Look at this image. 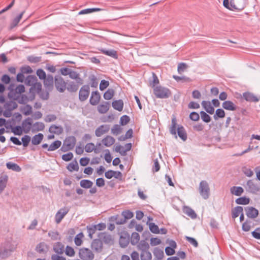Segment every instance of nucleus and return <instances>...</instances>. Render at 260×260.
<instances>
[{
    "mask_svg": "<svg viewBox=\"0 0 260 260\" xmlns=\"http://www.w3.org/2000/svg\"><path fill=\"white\" fill-rule=\"evenodd\" d=\"M13 251L11 244L9 242H6L0 245V257L6 259L11 254Z\"/></svg>",
    "mask_w": 260,
    "mask_h": 260,
    "instance_id": "2",
    "label": "nucleus"
},
{
    "mask_svg": "<svg viewBox=\"0 0 260 260\" xmlns=\"http://www.w3.org/2000/svg\"><path fill=\"white\" fill-rule=\"evenodd\" d=\"M36 93H37L39 97L42 100H47L49 99V90L45 88V90H42V87L41 88L40 90H38V89H36Z\"/></svg>",
    "mask_w": 260,
    "mask_h": 260,
    "instance_id": "25",
    "label": "nucleus"
},
{
    "mask_svg": "<svg viewBox=\"0 0 260 260\" xmlns=\"http://www.w3.org/2000/svg\"><path fill=\"white\" fill-rule=\"evenodd\" d=\"M81 187L84 188H90L93 185V182L88 179H83L80 182Z\"/></svg>",
    "mask_w": 260,
    "mask_h": 260,
    "instance_id": "42",
    "label": "nucleus"
},
{
    "mask_svg": "<svg viewBox=\"0 0 260 260\" xmlns=\"http://www.w3.org/2000/svg\"><path fill=\"white\" fill-rule=\"evenodd\" d=\"M22 125L24 128V132L28 133L30 131L32 125V119L29 117H27L22 121Z\"/></svg>",
    "mask_w": 260,
    "mask_h": 260,
    "instance_id": "20",
    "label": "nucleus"
},
{
    "mask_svg": "<svg viewBox=\"0 0 260 260\" xmlns=\"http://www.w3.org/2000/svg\"><path fill=\"white\" fill-rule=\"evenodd\" d=\"M101 99V95L98 90L92 91L89 99V103L92 106H95L98 104Z\"/></svg>",
    "mask_w": 260,
    "mask_h": 260,
    "instance_id": "14",
    "label": "nucleus"
},
{
    "mask_svg": "<svg viewBox=\"0 0 260 260\" xmlns=\"http://www.w3.org/2000/svg\"><path fill=\"white\" fill-rule=\"evenodd\" d=\"M43 80L45 88L49 90V91H51L53 88V81L46 79V78Z\"/></svg>",
    "mask_w": 260,
    "mask_h": 260,
    "instance_id": "51",
    "label": "nucleus"
},
{
    "mask_svg": "<svg viewBox=\"0 0 260 260\" xmlns=\"http://www.w3.org/2000/svg\"><path fill=\"white\" fill-rule=\"evenodd\" d=\"M235 202L239 205H247L250 202V199L244 196L237 199Z\"/></svg>",
    "mask_w": 260,
    "mask_h": 260,
    "instance_id": "46",
    "label": "nucleus"
},
{
    "mask_svg": "<svg viewBox=\"0 0 260 260\" xmlns=\"http://www.w3.org/2000/svg\"><path fill=\"white\" fill-rule=\"evenodd\" d=\"M247 185L250 192L256 193L259 190V186L255 184L251 180H248L247 182Z\"/></svg>",
    "mask_w": 260,
    "mask_h": 260,
    "instance_id": "28",
    "label": "nucleus"
},
{
    "mask_svg": "<svg viewBox=\"0 0 260 260\" xmlns=\"http://www.w3.org/2000/svg\"><path fill=\"white\" fill-rule=\"evenodd\" d=\"M112 106L114 109L121 111L123 108V102L121 99L115 100L112 103Z\"/></svg>",
    "mask_w": 260,
    "mask_h": 260,
    "instance_id": "30",
    "label": "nucleus"
},
{
    "mask_svg": "<svg viewBox=\"0 0 260 260\" xmlns=\"http://www.w3.org/2000/svg\"><path fill=\"white\" fill-rule=\"evenodd\" d=\"M182 212L191 219H196L197 217L195 211L189 206H183L182 207Z\"/></svg>",
    "mask_w": 260,
    "mask_h": 260,
    "instance_id": "19",
    "label": "nucleus"
},
{
    "mask_svg": "<svg viewBox=\"0 0 260 260\" xmlns=\"http://www.w3.org/2000/svg\"><path fill=\"white\" fill-rule=\"evenodd\" d=\"M8 180V176L7 175H5L0 177V193L4 190L6 187Z\"/></svg>",
    "mask_w": 260,
    "mask_h": 260,
    "instance_id": "37",
    "label": "nucleus"
},
{
    "mask_svg": "<svg viewBox=\"0 0 260 260\" xmlns=\"http://www.w3.org/2000/svg\"><path fill=\"white\" fill-rule=\"evenodd\" d=\"M63 129L61 125L52 124L49 128V132L52 134L60 135L62 133Z\"/></svg>",
    "mask_w": 260,
    "mask_h": 260,
    "instance_id": "26",
    "label": "nucleus"
},
{
    "mask_svg": "<svg viewBox=\"0 0 260 260\" xmlns=\"http://www.w3.org/2000/svg\"><path fill=\"white\" fill-rule=\"evenodd\" d=\"M109 125L103 124L98 127L95 131V135L96 137H101L103 134L107 133L109 130Z\"/></svg>",
    "mask_w": 260,
    "mask_h": 260,
    "instance_id": "18",
    "label": "nucleus"
},
{
    "mask_svg": "<svg viewBox=\"0 0 260 260\" xmlns=\"http://www.w3.org/2000/svg\"><path fill=\"white\" fill-rule=\"evenodd\" d=\"M53 250L56 254H61L64 252V246L60 242H57L54 244Z\"/></svg>",
    "mask_w": 260,
    "mask_h": 260,
    "instance_id": "27",
    "label": "nucleus"
},
{
    "mask_svg": "<svg viewBox=\"0 0 260 260\" xmlns=\"http://www.w3.org/2000/svg\"><path fill=\"white\" fill-rule=\"evenodd\" d=\"M24 13H25V11H23L20 14H19L17 16H16L15 18H14L13 19V20L11 24V28H13L17 25V24L19 22L20 20H21V19Z\"/></svg>",
    "mask_w": 260,
    "mask_h": 260,
    "instance_id": "49",
    "label": "nucleus"
},
{
    "mask_svg": "<svg viewBox=\"0 0 260 260\" xmlns=\"http://www.w3.org/2000/svg\"><path fill=\"white\" fill-rule=\"evenodd\" d=\"M130 237L128 232L126 231L121 232L119 240L120 246L122 248L126 247L129 244Z\"/></svg>",
    "mask_w": 260,
    "mask_h": 260,
    "instance_id": "7",
    "label": "nucleus"
},
{
    "mask_svg": "<svg viewBox=\"0 0 260 260\" xmlns=\"http://www.w3.org/2000/svg\"><path fill=\"white\" fill-rule=\"evenodd\" d=\"M153 91L154 94L157 98L164 99L169 96L168 90L167 88L161 86H156L154 88Z\"/></svg>",
    "mask_w": 260,
    "mask_h": 260,
    "instance_id": "8",
    "label": "nucleus"
},
{
    "mask_svg": "<svg viewBox=\"0 0 260 260\" xmlns=\"http://www.w3.org/2000/svg\"><path fill=\"white\" fill-rule=\"evenodd\" d=\"M48 245L42 242L37 245L35 250L40 254H46L48 251Z\"/></svg>",
    "mask_w": 260,
    "mask_h": 260,
    "instance_id": "15",
    "label": "nucleus"
},
{
    "mask_svg": "<svg viewBox=\"0 0 260 260\" xmlns=\"http://www.w3.org/2000/svg\"><path fill=\"white\" fill-rule=\"evenodd\" d=\"M63 143V145L67 146L70 149L72 150L75 146L76 139L74 136H69L65 139Z\"/></svg>",
    "mask_w": 260,
    "mask_h": 260,
    "instance_id": "17",
    "label": "nucleus"
},
{
    "mask_svg": "<svg viewBox=\"0 0 260 260\" xmlns=\"http://www.w3.org/2000/svg\"><path fill=\"white\" fill-rule=\"evenodd\" d=\"M114 94V90L112 88H109L103 95L104 99L106 100L111 99Z\"/></svg>",
    "mask_w": 260,
    "mask_h": 260,
    "instance_id": "52",
    "label": "nucleus"
},
{
    "mask_svg": "<svg viewBox=\"0 0 260 260\" xmlns=\"http://www.w3.org/2000/svg\"><path fill=\"white\" fill-rule=\"evenodd\" d=\"M90 94V87L88 85H83L79 90V100L81 102L86 101Z\"/></svg>",
    "mask_w": 260,
    "mask_h": 260,
    "instance_id": "6",
    "label": "nucleus"
},
{
    "mask_svg": "<svg viewBox=\"0 0 260 260\" xmlns=\"http://www.w3.org/2000/svg\"><path fill=\"white\" fill-rule=\"evenodd\" d=\"M137 247L138 249L141 251V252L149 250V244L144 240L140 241Z\"/></svg>",
    "mask_w": 260,
    "mask_h": 260,
    "instance_id": "35",
    "label": "nucleus"
},
{
    "mask_svg": "<svg viewBox=\"0 0 260 260\" xmlns=\"http://www.w3.org/2000/svg\"><path fill=\"white\" fill-rule=\"evenodd\" d=\"M149 228L151 232L154 234L159 233V230L158 226L153 222L149 224Z\"/></svg>",
    "mask_w": 260,
    "mask_h": 260,
    "instance_id": "59",
    "label": "nucleus"
},
{
    "mask_svg": "<svg viewBox=\"0 0 260 260\" xmlns=\"http://www.w3.org/2000/svg\"><path fill=\"white\" fill-rule=\"evenodd\" d=\"M223 109L229 111H235L237 109V106L231 101H225L222 104Z\"/></svg>",
    "mask_w": 260,
    "mask_h": 260,
    "instance_id": "24",
    "label": "nucleus"
},
{
    "mask_svg": "<svg viewBox=\"0 0 260 260\" xmlns=\"http://www.w3.org/2000/svg\"><path fill=\"white\" fill-rule=\"evenodd\" d=\"M170 133L174 135L176 139L177 138V135L179 136V125L177 124V119L176 116L174 114L172 115V118L171 121V125L170 127Z\"/></svg>",
    "mask_w": 260,
    "mask_h": 260,
    "instance_id": "9",
    "label": "nucleus"
},
{
    "mask_svg": "<svg viewBox=\"0 0 260 260\" xmlns=\"http://www.w3.org/2000/svg\"><path fill=\"white\" fill-rule=\"evenodd\" d=\"M11 132L15 135L20 136L22 134L23 132H24V128L22 126L17 125L14 126L11 130Z\"/></svg>",
    "mask_w": 260,
    "mask_h": 260,
    "instance_id": "47",
    "label": "nucleus"
},
{
    "mask_svg": "<svg viewBox=\"0 0 260 260\" xmlns=\"http://www.w3.org/2000/svg\"><path fill=\"white\" fill-rule=\"evenodd\" d=\"M43 135L42 133H39L34 136L31 139V143L34 145L39 144L43 139Z\"/></svg>",
    "mask_w": 260,
    "mask_h": 260,
    "instance_id": "32",
    "label": "nucleus"
},
{
    "mask_svg": "<svg viewBox=\"0 0 260 260\" xmlns=\"http://www.w3.org/2000/svg\"><path fill=\"white\" fill-rule=\"evenodd\" d=\"M122 216L123 218H120L119 220L117 222V224H123L125 223L126 220L132 218L134 216V213L130 210H125L122 212Z\"/></svg>",
    "mask_w": 260,
    "mask_h": 260,
    "instance_id": "12",
    "label": "nucleus"
},
{
    "mask_svg": "<svg viewBox=\"0 0 260 260\" xmlns=\"http://www.w3.org/2000/svg\"><path fill=\"white\" fill-rule=\"evenodd\" d=\"M79 256L82 260H92L94 257L92 252L85 247L79 249Z\"/></svg>",
    "mask_w": 260,
    "mask_h": 260,
    "instance_id": "4",
    "label": "nucleus"
},
{
    "mask_svg": "<svg viewBox=\"0 0 260 260\" xmlns=\"http://www.w3.org/2000/svg\"><path fill=\"white\" fill-rule=\"evenodd\" d=\"M140 257L141 260H151L152 255L149 251L141 252L140 253Z\"/></svg>",
    "mask_w": 260,
    "mask_h": 260,
    "instance_id": "50",
    "label": "nucleus"
},
{
    "mask_svg": "<svg viewBox=\"0 0 260 260\" xmlns=\"http://www.w3.org/2000/svg\"><path fill=\"white\" fill-rule=\"evenodd\" d=\"M54 84L57 90L60 92H63L66 89L67 83L60 76L57 75L54 77Z\"/></svg>",
    "mask_w": 260,
    "mask_h": 260,
    "instance_id": "5",
    "label": "nucleus"
},
{
    "mask_svg": "<svg viewBox=\"0 0 260 260\" xmlns=\"http://www.w3.org/2000/svg\"><path fill=\"white\" fill-rule=\"evenodd\" d=\"M31 93H29L28 96H27L24 94H21L20 95H18L14 98L12 99V100L17 101L19 104H25L28 101H32L35 99H32L30 98Z\"/></svg>",
    "mask_w": 260,
    "mask_h": 260,
    "instance_id": "10",
    "label": "nucleus"
},
{
    "mask_svg": "<svg viewBox=\"0 0 260 260\" xmlns=\"http://www.w3.org/2000/svg\"><path fill=\"white\" fill-rule=\"evenodd\" d=\"M130 121V117L126 115L122 116L120 118V125L124 126L126 125Z\"/></svg>",
    "mask_w": 260,
    "mask_h": 260,
    "instance_id": "60",
    "label": "nucleus"
},
{
    "mask_svg": "<svg viewBox=\"0 0 260 260\" xmlns=\"http://www.w3.org/2000/svg\"><path fill=\"white\" fill-rule=\"evenodd\" d=\"M246 215L249 218L254 219L258 215V211L254 207L247 206L244 208Z\"/></svg>",
    "mask_w": 260,
    "mask_h": 260,
    "instance_id": "11",
    "label": "nucleus"
},
{
    "mask_svg": "<svg viewBox=\"0 0 260 260\" xmlns=\"http://www.w3.org/2000/svg\"><path fill=\"white\" fill-rule=\"evenodd\" d=\"M251 221L249 220H246L244 222H243L242 229L244 232H248L251 228Z\"/></svg>",
    "mask_w": 260,
    "mask_h": 260,
    "instance_id": "62",
    "label": "nucleus"
},
{
    "mask_svg": "<svg viewBox=\"0 0 260 260\" xmlns=\"http://www.w3.org/2000/svg\"><path fill=\"white\" fill-rule=\"evenodd\" d=\"M79 167L76 159L73 160L67 167V169L70 172H73V171H78L79 170Z\"/></svg>",
    "mask_w": 260,
    "mask_h": 260,
    "instance_id": "33",
    "label": "nucleus"
},
{
    "mask_svg": "<svg viewBox=\"0 0 260 260\" xmlns=\"http://www.w3.org/2000/svg\"><path fill=\"white\" fill-rule=\"evenodd\" d=\"M36 74L40 80H44L46 77L45 72L42 69H39L37 70Z\"/></svg>",
    "mask_w": 260,
    "mask_h": 260,
    "instance_id": "63",
    "label": "nucleus"
},
{
    "mask_svg": "<svg viewBox=\"0 0 260 260\" xmlns=\"http://www.w3.org/2000/svg\"><path fill=\"white\" fill-rule=\"evenodd\" d=\"M61 145V142L59 140H56L52 143L48 148V151H52L58 149Z\"/></svg>",
    "mask_w": 260,
    "mask_h": 260,
    "instance_id": "44",
    "label": "nucleus"
},
{
    "mask_svg": "<svg viewBox=\"0 0 260 260\" xmlns=\"http://www.w3.org/2000/svg\"><path fill=\"white\" fill-rule=\"evenodd\" d=\"M6 166L8 169L12 170L17 172H19L21 170V167L14 162H8L6 164Z\"/></svg>",
    "mask_w": 260,
    "mask_h": 260,
    "instance_id": "36",
    "label": "nucleus"
},
{
    "mask_svg": "<svg viewBox=\"0 0 260 260\" xmlns=\"http://www.w3.org/2000/svg\"><path fill=\"white\" fill-rule=\"evenodd\" d=\"M21 143L23 145V146L24 147H27L28 145V144L30 141V137L28 135H24L22 138H21Z\"/></svg>",
    "mask_w": 260,
    "mask_h": 260,
    "instance_id": "64",
    "label": "nucleus"
},
{
    "mask_svg": "<svg viewBox=\"0 0 260 260\" xmlns=\"http://www.w3.org/2000/svg\"><path fill=\"white\" fill-rule=\"evenodd\" d=\"M69 209L66 208L60 209L55 215V220L56 223L61 222L64 216L69 212Z\"/></svg>",
    "mask_w": 260,
    "mask_h": 260,
    "instance_id": "13",
    "label": "nucleus"
},
{
    "mask_svg": "<svg viewBox=\"0 0 260 260\" xmlns=\"http://www.w3.org/2000/svg\"><path fill=\"white\" fill-rule=\"evenodd\" d=\"M199 191L204 199L207 200L209 199L210 194V189L209 184L206 181L202 180L200 182Z\"/></svg>",
    "mask_w": 260,
    "mask_h": 260,
    "instance_id": "3",
    "label": "nucleus"
},
{
    "mask_svg": "<svg viewBox=\"0 0 260 260\" xmlns=\"http://www.w3.org/2000/svg\"><path fill=\"white\" fill-rule=\"evenodd\" d=\"M201 104L207 113L210 114H213L214 113L215 109L211 105L210 101H203Z\"/></svg>",
    "mask_w": 260,
    "mask_h": 260,
    "instance_id": "22",
    "label": "nucleus"
},
{
    "mask_svg": "<svg viewBox=\"0 0 260 260\" xmlns=\"http://www.w3.org/2000/svg\"><path fill=\"white\" fill-rule=\"evenodd\" d=\"M153 254L155 257L158 260L161 259L164 256L163 250L158 247H155L154 248L153 251Z\"/></svg>",
    "mask_w": 260,
    "mask_h": 260,
    "instance_id": "40",
    "label": "nucleus"
},
{
    "mask_svg": "<svg viewBox=\"0 0 260 260\" xmlns=\"http://www.w3.org/2000/svg\"><path fill=\"white\" fill-rule=\"evenodd\" d=\"M99 50L105 55L110 56L114 59H117L118 58L117 51L114 49L106 50L104 48H101Z\"/></svg>",
    "mask_w": 260,
    "mask_h": 260,
    "instance_id": "23",
    "label": "nucleus"
},
{
    "mask_svg": "<svg viewBox=\"0 0 260 260\" xmlns=\"http://www.w3.org/2000/svg\"><path fill=\"white\" fill-rule=\"evenodd\" d=\"M180 138L183 141H186L187 138V133L183 126L181 125H180Z\"/></svg>",
    "mask_w": 260,
    "mask_h": 260,
    "instance_id": "61",
    "label": "nucleus"
},
{
    "mask_svg": "<svg viewBox=\"0 0 260 260\" xmlns=\"http://www.w3.org/2000/svg\"><path fill=\"white\" fill-rule=\"evenodd\" d=\"M87 232L88 233V237L90 239H92L93 234H94L96 231L95 226L94 224H91L86 226Z\"/></svg>",
    "mask_w": 260,
    "mask_h": 260,
    "instance_id": "54",
    "label": "nucleus"
},
{
    "mask_svg": "<svg viewBox=\"0 0 260 260\" xmlns=\"http://www.w3.org/2000/svg\"><path fill=\"white\" fill-rule=\"evenodd\" d=\"M115 139L110 136H107L102 141L103 144L106 147L111 146L115 143Z\"/></svg>",
    "mask_w": 260,
    "mask_h": 260,
    "instance_id": "31",
    "label": "nucleus"
},
{
    "mask_svg": "<svg viewBox=\"0 0 260 260\" xmlns=\"http://www.w3.org/2000/svg\"><path fill=\"white\" fill-rule=\"evenodd\" d=\"M131 243L132 245H136L140 240V235L137 232H133L130 239Z\"/></svg>",
    "mask_w": 260,
    "mask_h": 260,
    "instance_id": "45",
    "label": "nucleus"
},
{
    "mask_svg": "<svg viewBox=\"0 0 260 260\" xmlns=\"http://www.w3.org/2000/svg\"><path fill=\"white\" fill-rule=\"evenodd\" d=\"M243 209L241 206H237L232 210V216L233 218H236L239 214L243 212Z\"/></svg>",
    "mask_w": 260,
    "mask_h": 260,
    "instance_id": "39",
    "label": "nucleus"
},
{
    "mask_svg": "<svg viewBox=\"0 0 260 260\" xmlns=\"http://www.w3.org/2000/svg\"><path fill=\"white\" fill-rule=\"evenodd\" d=\"M25 84L27 86H30V87L29 89V93H31L30 98L35 99L36 96V89L39 91L42 88V84L41 82H38V79L35 75H28L25 79Z\"/></svg>",
    "mask_w": 260,
    "mask_h": 260,
    "instance_id": "1",
    "label": "nucleus"
},
{
    "mask_svg": "<svg viewBox=\"0 0 260 260\" xmlns=\"http://www.w3.org/2000/svg\"><path fill=\"white\" fill-rule=\"evenodd\" d=\"M79 88V85L74 82L72 81L68 83L66 86V88L69 92H76Z\"/></svg>",
    "mask_w": 260,
    "mask_h": 260,
    "instance_id": "38",
    "label": "nucleus"
},
{
    "mask_svg": "<svg viewBox=\"0 0 260 260\" xmlns=\"http://www.w3.org/2000/svg\"><path fill=\"white\" fill-rule=\"evenodd\" d=\"M25 91V87L22 84H20L18 85L15 89V91L14 92V97L18 96L17 94H22Z\"/></svg>",
    "mask_w": 260,
    "mask_h": 260,
    "instance_id": "53",
    "label": "nucleus"
},
{
    "mask_svg": "<svg viewBox=\"0 0 260 260\" xmlns=\"http://www.w3.org/2000/svg\"><path fill=\"white\" fill-rule=\"evenodd\" d=\"M110 103L108 102H105L103 104H100L98 107V112L101 114L106 113L109 110Z\"/></svg>",
    "mask_w": 260,
    "mask_h": 260,
    "instance_id": "29",
    "label": "nucleus"
},
{
    "mask_svg": "<svg viewBox=\"0 0 260 260\" xmlns=\"http://www.w3.org/2000/svg\"><path fill=\"white\" fill-rule=\"evenodd\" d=\"M122 131V128L120 125L116 124L113 125V127L111 129V133L114 135H118L121 133Z\"/></svg>",
    "mask_w": 260,
    "mask_h": 260,
    "instance_id": "58",
    "label": "nucleus"
},
{
    "mask_svg": "<svg viewBox=\"0 0 260 260\" xmlns=\"http://www.w3.org/2000/svg\"><path fill=\"white\" fill-rule=\"evenodd\" d=\"M231 193L237 196H240L244 191L243 188L241 186H233L230 188Z\"/></svg>",
    "mask_w": 260,
    "mask_h": 260,
    "instance_id": "34",
    "label": "nucleus"
},
{
    "mask_svg": "<svg viewBox=\"0 0 260 260\" xmlns=\"http://www.w3.org/2000/svg\"><path fill=\"white\" fill-rule=\"evenodd\" d=\"M243 98L247 102H257L259 99L254 95V94L249 92H245L243 93Z\"/></svg>",
    "mask_w": 260,
    "mask_h": 260,
    "instance_id": "21",
    "label": "nucleus"
},
{
    "mask_svg": "<svg viewBox=\"0 0 260 260\" xmlns=\"http://www.w3.org/2000/svg\"><path fill=\"white\" fill-rule=\"evenodd\" d=\"M225 113L224 111L221 108L217 109L215 113L213 116V118L215 120H218V118H222L225 117Z\"/></svg>",
    "mask_w": 260,
    "mask_h": 260,
    "instance_id": "43",
    "label": "nucleus"
},
{
    "mask_svg": "<svg viewBox=\"0 0 260 260\" xmlns=\"http://www.w3.org/2000/svg\"><path fill=\"white\" fill-rule=\"evenodd\" d=\"M45 127L44 124L42 122H36L33 124L32 132L42 131Z\"/></svg>",
    "mask_w": 260,
    "mask_h": 260,
    "instance_id": "41",
    "label": "nucleus"
},
{
    "mask_svg": "<svg viewBox=\"0 0 260 260\" xmlns=\"http://www.w3.org/2000/svg\"><path fill=\"white\" fill-rule=\"evenodd\" d=\"M200 113L201 119L204 122L206 123H209L210 122L211 120V118L209 114L203 111H201Z\"/></svg>",
    "mask_w": 260,
    "mask_h": 260,
    "instance_id": "55",
    "label": "nucleus"
},
{
    "mask_svg": "<svg viewBox=\"0 0 260 260\" xmlns=\"http://www.w3.org/2000/svg\"><path fill=\"white\" fill-rule=\"evenodd\" d=\"M85 150L87 152H91L92 151H94V152L97 153L99 151L95 148L94 144L93 143H88L85 146Z\"/></svg>",
    "mask_w": 260,
    "mask_h": 260,
    "instance_id": "48",
    "label": "nucleus"
},
{
    "mask_svg": "<svg viewBox=\"0 0 260 260\" xmlns=\"http://www.w3.org/2000/svg\"><path fill=\"white\" fill-rule=\"evenodd\" d=\"M83 234L81 232L77 234L74 239V242L76 245L80 246L82 243V238L83 237Z\"/></svg>",
    "mask_w": 260,
    "mask_h": 260,
    "instance_id": "57",
    "label": "nucleus"
},
{
    "mask_svg": "<svg viewBox=\"0 0 260 260\" xmlns=\"http://www.w3.org/2000/svg\"><path fill=\"white\" fill-rule=\"evenodd\" d=\"M91 247L92 250L97 252H101L103 249V243L99 239H94L91 244Z\"/></svg>",
    "mask_w": 260,
    "mask_h": 260,
    "instance_id": "16",
    "label": "nucleus"
},
{
    "mask_svg": "<svg viewBox=\"0 0 260 260\" xmlns=\"http://www.w3.org/2000/svg\"><path fill=\"white\" fill-rule=\"evenodd\" d=\"M229 7H230V9H228L230 10H231V11H240L244 9V7H237L234 0H231L230 1Z\"/></svg>",
    "mask_w": 260,
    "mask_h": 260,
    "instance_id": "56",
    "label": "nucleus"
}]
</instances>
